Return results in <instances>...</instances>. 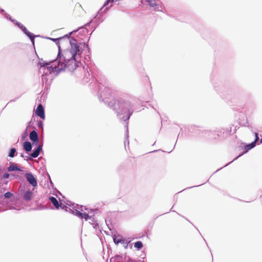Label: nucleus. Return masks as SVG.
<instances>
[{
	"label": "nucleus",
	"mask_w": 262,
	"mask_h": 262,
	"mask_svg": "<svg viewBox=\"0 0 262 262\" xmlns=\"http://www.w3.org/2000/svg\"><path fill=\"white\" fill-rule=\"evenodd\" d=\"M23 31L25 32L26 34L30 38L33 43H34V37L31 33L29 32L26 28H24Z\"/></svg>",
	"instance_id": "10"
},
{
	"label": "nucleus",
	"mask_w": 262,
	"mask_h": 262,
	"mask_svg": "<svg viewBox=\"0 0 262 262\" xmlns=\"http://www.w3.org/2000/svg\"><path fill=\"white\" fill-rule=\"evenodd\" d=\"M255 139L253 141V142H255V143L256 144V142L259 140V138H258L257 133H255Z\"/></svg>",
	"instance_id": "18"
},
{
	"label": "nucleus",
	"mask_w": 262,
	"mask_h": 262,
	"mask_svg": "<svg viewBox=\"0 0 262 262\" xmlns=\"http://www.w3.org/2000/svg\"><path fill=\"white\" fill-rule=\"evenodd\" d=\"M26 177L29 183L34 187L37 185V182L33 174L31 173H27Z\"/></svg>",
	"instance_id": "3"
},
{
	"label": "nucleus",
	"mask_w": 262,
	"mask_h": 262,
	"mask_svg": "<svg viewBox=\"0 0 262 262\" xmlns=\"http://www.w3.org/2000/svg\"><path fill=\"white\" fill-rule=\"evenodd\" d=\"M35 114L37 116L40 117L41 119H44L45 118L44 110L41 104H39L36 110Z\"/></svg>",
	"instance_id": "2"
},
{
	"label": "nucleus",
	"mask_w": 262,
	"mask_h": 262,
	"mask_svg": "<svg viewBox=\"0 0 262 262\" xmlns=\"http://www.w3.org/2000/svg\"><path fill=\"white\" fill-rule=\"evenodd\" d=\"M41 150V146L39 145L38 146L37 148L33 152H32L31 154V156L33 158L37 157L39 156Z\"/></svg>",
	"instance_id": "7"
},
{
	"label": "nucleus",
	"mask_w": 262,
	"mask_h": 262,
	"mask_svg": "<svg viewBox=\"0 0 262 262\" xmlns=\"http://www.w3.org/2000/svg\"><path fill=\"white\" fill-rule=\"evenodd\" d=\"M81 217L84 218L85 220H88L90 218V216L87 213H81Z\"/></svg>",
	"instance_id": "17"
},
{
	"label": "nucleus",
	"mask_w": 262,
	"mask_h": 262,
	"mask_svg": "<svg viewBox=\"0 0 262 262\" xmlns=\"http://www.w3.org/2000/svg\"><path fill=\"white\" fill-rule=\"evenodd\" d=\"M16 152V149L14 148H12L10 149V152L9 154V156L11 158H13L14 157L15 153Z\"/></svg>",
	"instance_id": "14"
},
{
	"label": "nucleus",
	"mask_w": 262,
	"mask_h": 262,
	"mask_svg": "<svg viewBox=\"0 0 262 262\" xmlns=\"http://www.w3.org/2000/svg\"><path fill=\"white\" fill-rule=\"evenodd\" d=\"M114 0H107L104 4V6H106L109 3L113 2Z\"/></svg>",
	"instance_id": "19"
},
{
	"label": "nucleus",
	"mask_w": 262,
	"mask_h": 262,
	"mask_svg": "<svg viewBox=\"0 0 262 262\" xmlns=\"http://www.w3.org/2000/svg\"><path fill=\"white\" fill-rule=\"evenodd\" d=\"M49 199L57 209H58L59 208V207L61 206V205H59L58 201L55 198L52 196L50 197Z\"/></svg>",
	"instance_id": "6"
},
{
	"label": "nucleus",
	"mask_w": 262,
	"mask_h": 262,
	"mask_svg": "<svg viewBox=\"0 0 262 262\" xmlns=\"http://www.w3.org/2000/svg\"><path fill=\"white\" fill-rule=\"evenodd\" d=\"M29 137L31 140L34 142H38V137L37 133L35 130H32L30 133Z\"/></svg>",
	"instance_id": "5"
},
{
	"label": "nucleus",
	"mask_w": 262,
	"mask_h": 262,
	"mask_svg": "<svg viewBox=\"0 0 262 262\" xmlns=\"http://www.w3.org/2000/svg\"><path fill=\"white\" fill-rule=\"evenodd\" d=\"M114 242L116 244L118 245L119 243L123 242V241L120 238H114Z\"/></svg>",
	"instance_id": "16"
},
{
	"label": "nucleus",
	"mask_w": 262,
	"mask_h": 262,
	"mask_svg": "<svg viewBox=\"0 0 262 262\" xmlns=\"http://www.w3.org/2000/svg\"><path fill=\"white\" fill-rule=\"evenodd\" d=\"M260 143H262V138L260 139Z\"/></svg>",
	"instance_id": "22"
},
{
	"label": "nucleus",
	"mask_w": 262,
	"mask_h": 262,
	"mask_svg": "<svg viewBox=\"0 0 262 262\" xmlns=\"http://www.w3.org/2000/svg\"><path fill=\"white\" fill-rule=\"evenodd\" d=\"M32 196V192L29 190L26 191L24 195V199L26 201L30 200Z\"/></svg>",
	"instance_id": "9"
},
{
	"label": "nucleus",
	"mask_w": 262,
	"mask_h": 262,
	"mask_svg": "<svg viewBox=\"0 0 262 262\" xmlns=\"http://www.w3.org/2000/svg\"><path fill=\"white\" fill-rule=\"evenodd\" d=\"M255 142H253L251 144L247 145L245 147L246 151L245 152L253 148L255 146Z\"/></svg>",
	"instance_id": "12"
},
{
	"label": "nucleus",
	"mask_w": 262,
	"mask_h": 262,
	"mask_svg": "<svg viewBox=\"0 0 262 262\" xmlns=\"http://www.w3.org/2000/svg\"><path fill=\"white\" fill-rule=\"evenodd\" d=\"M143 244L141 242L138 241L135 243V247L137 248L138 249H140L142 248Z\"/></svg>",
	"instance_id": "13"
},
{
	"label": "nucleus",
	"mask_w": 262,
	"mask_h": 262,
	"mask_svg": "<svg viewBox=\"0 0 262 262\" xmlns=\"http://www.w3.org/2000/svg\"><path fill=\"white\" fill-rule=\"evenodd\" d=\"M56 66H55L54 68H53V70H54L55 69V71H56Z\"/></svg>",
	"instance_id": "21"
},
{
	"label": "nucleus",
	"mask_w": 262,
	"mask_h": 262,
	"mask_svg": "<svg viewBox=\"0 0 262 262\" xmlns=\"http://www.w3.org/2000/svg\"><path fill=\"white\" fill-rule=\"evenodd\" d=\"M4 196L6 198H11L13 196V194L10 192H7L5 193Z\"/></svg>",
	"instance_id": "15"
},
{
	"label": "nucleus",
	"mask_w": 262,
	"mask_h": 262,
	"mask_svg": "<svg viewBox=\"0 0 262 262\" xmlns=\"http://www.w3.org/2000/svg\"><path fill=\"white\" fill-rule=\"evenodd\" d=\"M24 148L27 152L31 151L32 149V145L30 142L28 141L24 142Z\"/></svg>",
	"instance_id": "8"
},
{
	"label": "nucleus",
	"mask_w": 262,
	"mask_h": 262,
	"mask_svg": "<svg viewBox=\"0 0 262 262\" xmlns=\"http://www.w3.org/2000/svg\"><path fill=\"white\" fill-rule=\"evenodd\" d=\"M141 3L144 5H148L152 8H155L157 5L155 0H141Z\"/></svg>",
	"instance_id": "4"
},
{
	"label": "nucleus",
	"mask_w": 262,
	"mask_h": 262,
	"mask_svg": "<svg viewBox=\"0 0 262 262\" xmlns=\"http://www.w3.org/2000/svg\"><path fill=\"white\" fill-rule=\"evenodd\" d=\"M9 177V173H5L4 176H3V178H5V179H8Z\"/></svg>",
	"instance_id": "20"
},
{
	"label": "nucleus",
	"mask_w": 262,
	"mask_h": 262,
	"mask_svg": "<svg viewBox=\"0 0 262 262\" xmlns=\"http://www.w3.org/2000/svg\"><path fill=\"white\" fill-rule=\"evenodd\" d=\"M71 48L65 50L63 53L59 47L57 60L58 62V70L67 68L69 71H73L79 66L81 51L77 43H71Z\"/></svg>",
	"instance_id": "1"
},
{
	"label": "nucleus",
	"mask_w": 262,
	"mask_h": 262,
	"mask_svg": "<svg viewBox=\"0 0 262 262\" xmlns=\"http://www.w3.org/2000/svg\"><path fill=\"white\" fill-rule=\"evenodd\" d=\"M8 170L9 171H13V170H18V171H22L21 169H20L18 165L17 164H13L12 165H10L8 168Z\"/></svg>",
	"instance_id": "11"
}]
</instances>
